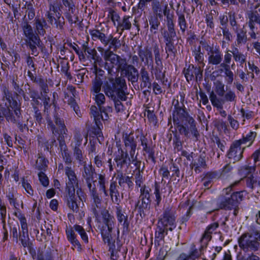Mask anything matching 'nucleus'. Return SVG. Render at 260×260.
<instances>
[{
  "label": "nucleus",
  "mask_w": 260,
  "mask_h": 260,
  "mask_svg": "<svg viewBox=\"0 0 260 260\" xmlns=\"http://www.w3.org/2000/svg\"><path fill=\"white\" fill-rule=\"evenodd\" d=\"M116 215L118 221L121 223L123 222V226L124 228L127 229L129 226V222L128 221V217L125 214L120 207H116Z\"/></svg>",
  "instance_id": "nucleus-33"
},
{
  "label": "nucleus",
  "mask_w": 260,
  "mask_h": 260,
  "mask_svg": "<svg viewBox=\"0 0 260 260\" xmlns=\"http://www.w3.org/2000/svg\"><path fill=\"white\" fill-rule=\"evenodd\" d=\"M122 140L124 144V152H129L131 158H133L135 155L137 147V138H135L133 134H125L123 135Z\"/></svg>",
  "instance_id": "nucleus-10"
},
{
  "label": "nucleus",
  "mask_w": 260,
  "mask_h": 260,
  "mask_svg": "<svg viewBox=\"0 0 260 260\" xmlns=\"http://www.w3.org/2000/svg\"><path fill=\"white\" fill-rule=\"evenodd\" d=\"M138 55L142 61L145 60V63L148 64L149 62L153 63V56L151 51L147 47L141 49V47L138 51Z\"/></svg>",
  "instance_id": "nucleus-23"
},
{
  "label": "nucleus",
  "mask_w": 260,
  "mask_h": 260,
  "mask_svg": "<svg viewBox=\"0 0 260 260\" xmlns=\"http://www.w3.org/2000/svg\"><path fill=\"white\" fill-rule=\"evenodd\" d=\"M162 35L164 39L165 44H167L168 43L175 41L174 38L176 36V32L164 31L162 33Z\"/></svg>",
  "instance_id": "nucleus-54"
},
{
  "label": "nucleus",
  "mask_w": 260,
  "mask_h": 260,
  "mask_svg": "<svg viewBox=\"0 0 260 260\" xmlns=\"http://www.w3.org/2000/svg\"><path fill=\"white\" fill-rule=\"evenodd\" d=\"M104 60L106 61L105 68L108 70V74L112 75L113 69L116 67V70L120 72L126 65V58H122L119 55L113 53V51L106 50L103 55Z\"/></svg>",
  "instance_id": "nucleus-3"
},
{
  "label": "nucleus",
  "mask_w": 260,
  "mask_h": 260,
  "mask_svg": "<svg viewBox=\"0 0 260 260\" xmlns=\"http://www.w3.org/2000/svg\"><path fill=\"white\" fill-rule=\"evenodd\" d=\"M83 136L79 133H76L74 135L73 138V142L71 144V147L72 148H82L81 147V144L83 141Z\"/></svg>",
  "instance_id": "nucleus-51"
},
{
  "label": "nucleus",
  "mask_w": 260,
  "mask_h": 260,
  "mask_svg": "<svg viewBox=\"0 0 260 260\" xmlns=\"http://www.w3.org/2000/svg\"><path fill=\"white\" fill-rule=\"evenodd\" d=\"M17 80H13L12 83V86L14 89L16 91V94L18 95V94H22L23 98V99L26 102H28L29 101V98L27 95L24 93V91L19 87V85L18 83L16 82Z\"/></svg>",
  "instance_id": "nucleus-53"
},
{
  "label": "nucleus",
  "mask_w": 260,
  "mask_h": 260,
  "mask_svg": "<svg viewBox=\"0 0 260 260\" xmlns=\"http://www.w3.org/2000/svg\"><path fill=\"white\" fill-rule=\"evenodd\" d=\"M203 71L201 66L195 67L194 65L190 64L187 69H184L183 73L188 82L194 79L198 81L202 80Z\"/></svg>",
  "instance_id": "nucleus-7"
},
{
  "label": "nucleus",
  "mask_w": 260,
  "mask_h": 260,
  "mask_svg": "<svg viewBox=\"0 0 260 260\" xmlns=\"http://www.w3.org/2000/svg\"><path fill=\"white\" fill-rule=\"evenodd\" d=\"M25 89L26 91L25 94L29 95V96H27L29 99H35L39 96L38 91L30 88L28 84L25 85Z\"/></svg>",
  "instance_id": "nucleus-63"
},
{
  "label": "nucleus",
  "mask_w": 260,
  "mask_h": 260,
  "mask_svg": "<svg viewBox=\"0 0 260 260\" xmlns=\"http://www.w3.org/2000/svg\"><path fill=\"white\" fill-rule=\"evenodd\" d=\"M89 34L93 40H99L105 46L108 45V36H106L104 33L98 29H92L89 30Z\"/></svg>",
  "instance_id": "nucleus-24"
},
{
  "label": "nucleus",
  "mask_w": 260,
  "mask_h": 260,
  "mask_svg": "<svg viewBox=\"0 0 260 260\" xmlns=\"http://www.w3.org/2000/svg\"><path fill=\"white\" fill-rule=\"evenodd\" d=\"M75 186H70L67 185L66 190L67 201H72V200L77 199L75 194Z\"/></svg>",
  "instance_id": "nucleus-61"
},
{
  "label": "nucleus",
  "mask_w": 260,
  "mask_h": 260,
  "mask_svg": "<svg viewBox=\"0 0 260 260\" xmlns=\"http://www.w3.org/2000/svg\"><path fill=\"white\" fill-rule=\"evenodd\" d=\"M140 80L143 83L144 87L151 88L152 87L151 80L150 79L148 72L145 67H142L140 70Z\"/></svg>",
  "instance_id": "nucleus-29"
},
{
  "label": "nucleus",
  "mask_w": 260,
  "mask_h": 260,
  "mask_svg": "<svg viewBox=\"0 0 260 260\" xmlns=\"http://www.w3.org/2000/svg\"><path fill=\"white\" fill-rule=\"evenodd\" d=\"M101 214L103 218V223L104 225L103 226H114V218L111 215L109 211L106 209H103L101 211Z\"/></svg>",
  "instance_id": "nucleus-27"
},
{
  "label": "nucleus",
  "mask_w": 260,
  "mask_h": 260,
  "mask_svg": "<svg viewBox=\"0 0 260 260\" xmlns=\"http://www.w3.org/2000/svg\"><path fill=\"white\" fill-rule=\"evenodd\" d=\"M21 231L19 232V237L20 241L22 239H29L28 234L27 225L26 220L24 217L21 216L20 218Z\"/></svg>",
  "instance_id": "nucleus-32"
},
{
  "label": "nucleus",
  "mask_w": 260,
  "mask_h": 260,
  "mask_svg": "<svg viewBox=\"0 0 260 260\" xmlns=\"http://www.w3.org/2000/svg\"><path fill=\"white\" fill-rule=\"evenodd\" d=\"M121 75H124L127 77L128 81L132 83L137 82L139 79V72L138 70L133 65L128 64L127 62L126 65L120 71Z\"/></svg>",
  "instance_id": "nucleus-13"
},
{
  "label": "nucleus",
  "mask_w": 260,
  "mask_h": 260,
  "mask_svg": "<svg viewBox=\"0 0 260 260\" xmlns=\"http://www.w3.org/2000/svg\"><path fill=\"white\" fill-rule=\"evenodd\" d=\"M176 45L175 42L165 44V50L167 54V58H168L170 54H173L174 56L177 53V49L176 48Z\"/></svg>",
  "instance_id": "nucleus-57"
},
{
  "label": "nucleus",
  "mask_w": 260,
  "mask_h": 260,
  "mask_svg": "<svg viewBox=\"0 0 260 260\" xmlns=\"http://www.w3.org/2000/svg\"><path fill=\"white\" fill-rule=\"evenodd\" d=\"M256 136V132H250L248 134H247L245 136H243V138L242 139L237 141H239L241 144L249 143V144L248 146H250L252 144Z\"/></svg>",
  "instance_id": "nucleus-45"
},
{
  "label": "nucleus",
  "mask_w": 260,
  "mask_h": 260,
  "mask_svg": "<svg viewBox=\"0 0 260 260\" xmlns=\"http://www.w3.org/2000/svg\"><path fill=\"white\" fill-rule=\"evenodd\" d=\"M74 228L75 230L80 234L82 239L86 243H87L88 242V236L83 227L79 225L76 224L74 226Z\"/></svg>",
  "instance_id": "nucleus-58"
},
{
  "label": "nucleus",
  "mask_w": 260,
  "mask_h": 260,
  "mask_svg": "<svg viewBox=\"0 0 260 260\" xmlns=\"http://www.w3.org/2000/svg\"><path fill=\"white\" fill-rule=\"evenodd\" d=\"M231 52L232 53L235 61L239 62L241 64L246 62V55L239 52L237 48H234Z\"/></svg>",
  "instance_id": "nucleus-41"
},
{
  "label": "nucleus",
  "mask_w": 260,
  "mask_h": 260,
  "mask_svg": "<svg viewBox=\"0 0 260 260\" xmlns=\"http://www.w3.org/2000/svg\"><path fill=\"white\" fill-rule=\"evenodd\" d=\"M151 189L148 186L144 185L141 187L140 189V198H144L148 200L150 199V192Z\"/></svg>",
  "instance_id": "nucleus-62"
},
{
  "label": "nucleus",
  "mask_w": 260,
  "mask_h": 260,
  "mask_svg": "<svg viewBox=\"0 0 260 260\" xmlns=\"http://www.w3.org/2000/svg\"><path fill=\"white\" fill-rule=\"evenodd\" d=\"M82 148H72L73 150V155L76 159L78 160L80 165L84 164L83 161Z\"/></svg>",
  "instance_id": "nucleus-59"
},
{
  "label": "nucleus",
  "mask_w": 260,
  "mask_h": 260,
  "mask_svg": "<svg viewBox=\"0 0 260 260\" xmlns=\"http://www.w3.org/2000/svg\"><path fill=\"white\" fill-rule=\"evenodd\" d=\"M218 223L217 222H214L209 225L206 229L204 233L203 234L201 240V250L206 247L208 242L210 241L212 238L211 234L218 227Z\"/></svg>",
  "instance_id": "nucleus-14"
},
{
  "label": "nucleus",
  "mask_w": 260,
  "mask_h": 260,
  "mask_svg": "<svg viewBox=\"0 0 260 260\" xmlns=\"http://www.w3.org/2000/svg\"><path fill=\"white\" fill-rule=\"evenodd\" d=\"M114 160L116 162L117 168L119 169L118 172H121L122 169L126 166L127 167L131 164V158L128 156L127 152H124L122 148L118 149V154L117 155Z\"/></svg>",
  "instance_id": "nucleus-11"
},
{
  "label": "nucleus",
  "mask_w": 260,
  "mask_h": 260,
  "mask_svg": "<svg viewBox=\"0 0 260 260\" xmlns=\"http://www.w3.org/2000/svg\"><path fill=\"white\" fill-rule=\"evenodd\" d=\"M83 164V172L82 177L86 180H93L94 174H95V169L92 167L91 164L86 165L85 162Z\"/></svg>",
  "instance_id": "nucleus-26"
},
{
  "label": "nucleus",
  "mask_w": 260,
  "mask_h": 260,
  "mask_svg": "<svg viewBox=\"0 0 260 260\" xmlns=\"http://www.w3.org/2000/svg\"><path fill=\"white\" fill-rule=\"evenodd\" d=\"M209 99L212 105L218 109H222L223 104H224L223 99H219L216 95L212 91L209 95Z\"/></svg>",
  "instance_id": "nucleus-44"
},
{
  "label": "nucleus",
  "mask_w": 260,
  "mask_h": 260,
  "mask_svg": "<svg viewBox=\"0 0 260 260\" xmlns=\"http://www.w3.org/2000/svg\"><path fill=\"white\" fill-rule=\"evenodd\" d=\"M108 45L110 44L109 48L108 50H110L111 49H113V51H116L120 48L121 43L120 40L118 38L113 37L112 35H110L108 36Z\"/></svg>",
  "instance_id": "nucleus-39"
},
{
  "label": "nucleus",
  "mask_w": 260,
  "mask_h": 260,
  "mask_svg": "<svg viewBox=\"0 0 260 260\" xmlns=\"http://www.w3.org/2000/svg\"><path fill=\"white\" fill-rule=\"evenodd\" d=\"M91 92L94 93H99L101 90V87L103 84V78H95L92 82ZM94 95V94H93Z\"/></svg>",
  "instance_id": "nucleus-46"
},
{
  "label": "nucleus",
  "mask_w": 260,
  "mask_h": 260,
  "mask_svg": "<svg viewBox=\"0 0 260 260\" xmlns=\"http://www.w3.org/2000/svg\"><path fill=\"white\" fill-rule=\"evenodd\" d=\"M239 244L243 249L255 251L259 248V243L250 232L243 234L239 239Z\"/></svg>",
  "instance_id": "nucleus-6"
},
{
  "label": "nucleus",
  "mask_w": 260,
  "mask_h": 260,
  "mask_svg": "<svg viewBox=\"0 0 260 260\" xmlns=\"http://www.w3.org/2000/svg\"><path fill=\"white\" fill-rule=\"evenodd\" d=\"M178 16V23L182 32H184L187 28V23L184 14L181 13L177 12Z\"/></svg>",
  "instance_id": "nucleus-55"
},
{
  "label": "nucleus",
  "mask_w": 260,
  "mask_h": 260,
  "mask_svg": "<svg viewBox=\"0 0 260 260\" xmlns=\"http://www.w3.org/2000/svg\"><path fill=\"white\" fill-rule=\"evenodd\" d=\"M169 230L157 224L156 229L154 238V244L155 245H160L164 243V237L168 234Z\"/></svg>",
  "instance_id": "nucleus-21"
},
{
  "label": "nucleus",
  "mask_w": 260,
  "mask_h": 260,
  "mask_svg": "<svg viewBox=\"0 0 260 260\" xmlns=\"http://www.w3.org/2000/svg\"><path fill=\"white\" fill-rule=\"evenodd\" d=\"M159 16L157 15L151 16L149 18V23L150 25V30L153 34L157 32L160 22Z\"/></svg>",
  "instance_id": "nucleus-31"
},
{
  "label": "nucleus",
  "mask_w": 260,
  "mask_h": 260,
  "mask_svg": "<svg viewBox=\"0 0 260 260\" xmlns=\"http://www.w3.org/2000/svg\"><path fill=\"white\" fill-rule=\"evenodd\" d=\"M114 226H111V228L107 226H103L101 231V234L104 242L107 243L108 245H110L112 243V238L111 233Z\"/></svg>",
  "instance_id": "nucleus-34"
},
{
  "label": "nucleus",
  "mask_w": 260,
  "mask_h": 260,
  "mask_svg": "<svg viewBox=\"0 0 260 260\" xmlns=\"http://www.w3.org/2000/svg\"><path fill=\"white\" fill-rule=\"evenodd\" d=\"M102 89L105 94L113 101L116 112L123 111L124 106L121 101L127 100L125 93L127 85L125 79L121 76L115 78L109 77L104 82Z\"/></svg>",
  "instance_id": "nucleus-1"
},
{
  "label": "nucleus",
  "mask_w": 260,
  "mask_h": 260,
  "mask_svg": "<svg viewBox=\"0 0 260 260\" xmlns=\"http://www.w3.org/2000/svg\"><path fill=\"white\" fill-rule=\"evenodd\" d=\"M255 170V165L249 166L246 165L242 167L239 170V174L240 175L243 176L244 177H246L249 174L254 172Z\"/></svg>",
  "instance_id": "nucleus-52"
},
{
  "label": "nucleus",
  "mask_w": 260,
  "mask_h": 260,
  "mask_svg": "<svg viewBox=\"0 0 260 260\" xmlns=\"http://www.w3.org/2000/svg\"><path fill=\"white\" fill-rule=\"evenodd\" d=\"M65 174L68 176L69 182L67 185L70 186H75L77 188V193L80 197V192H82L81 189L79 188L78 181L74 171L71 167L67 166L65 168Z\"/></svg>",
  "instance_id": "nucleus-15"
},
{
  "label": "nucleus",
  "mask_w": 260,
  "mask_h": 260,
  "mask_svg": "<svg viewBox=\"0 0 260 260\" xmlns=\"http://www.w3.org/2000/svg\"><path fill=\"white\" fill-rule=\"evenodd\" d=\"M244 191L234 192L231 194L220 195L217 201L218 209L231 210L237 207L238 204L243 200Z\"/></svg>",
  "instance_id": "nucleus-2"
},
{
  "label": "nucleus",
  "mask_w": 260,
  "mask_h": 260,
  "mask_svg": "<svg viewBox=\"0 0 260 260\" xmlns=\"http://www.w3.org/2000/svg\"><path fill=\"white\" fill-rule=\"evenodd\" d=\"M2 110L3 112L4 117H5L8 121L14 123L17 122V119L14 116L13 110H11L9 107H2Z\"/></svg>",
  "instance_id": "nucleus-38"
},
{
  "label": "nucleus",
  "mask_w": 260,
  "mask_h": 260,
  "mask_svg": "<svg viewBox=\"0 0 260 260\" xmlns=\"http://www.w3.org/2000/svg\"><path fill=\"white\" fill-rule=\"evenodd\" d=\"M205 157L206 155L205 153H203L200 155L198 158V162L192 164L193 166L192 168L194 167V171L196 173H200L201 172V168H205L206 167Z\"/></svg>",
  "instance_id": "nucleus-40"
},
{
  "label": "nucleus",
  "mask_w": 260,
  "mask_h": 260,
  "mask_svg": "<svg viewBox=\"0 0 260 260\" xmlns=\"http://www.w3.org/2000/svg\"><path fill=\"white\" fill-rule=\"evenodd\" d=\"M39 35L36 33L34 35L26 39L25 40V43L31 42V44L37 45L39 48L42 49L43 44Z\"/></svg>",
  "instance_id": "nucleus-48"
},
{
  "label": "nucleus",
  "mask_w": 260,
  "mask_h": 260,
  "mask_svg": "<svg viewBox=\"0 0 260 260\" xmlns=\"http://www.w3.org/2000/svg\"><path fill=\"white\" fill-rule=\"evenodd\" d=\"M21 243L24 248L27 247L30 255L34 257L36 255V250L34 247L32 243L29 241V238L27 239H22Z\"/></svg>",
  "instance_id": "nucleus-50"
},
{
  "label": "nucleus",
  "mask_w": 260,
  "mask_h": 260,
  "mask_svg": "<svg viewBox=\"0 0 260 260\" xmlns=\"http://www.w3.org/2000/svg\"><path fill=\"white\" fill-rule=\"evenodd\" d=\"M54 120L56 125L57 126L56 129L60 130L67 128L64 124V120L62 117L61 112H55L54 113Z\"/></svg>",
  "instance_id": "nucleus-43"
},
{
  "label": "nucleus",
  "mask_w": 260,
  "mask_h": 260,
  "mask_svg": "<svg viewBox=\"0 0 260 260\" xmlns=\"http://www.w3.org/2000/svg\"><path fill=\"white\" fill-rule=\"evenodd\" d=\"M215 84L216 94L220 97L223 96L225 93L224 85L219 81H217Z\"/></svg>",
  "instance_id": "nucleus-60"
},
{
  "label": "nucleus",
  "mask_w": 260,
  "mask_h": 260,
  "mask_svg": "<svg viewBox=\"0 0 260 260\" xmlns=\"http://www.w3.org/2000/svg\"><path fill=\"white\" fill-rule=\"evenodd\" d=\"M155 67L152 65L151 70H153V73L155 75L156 79L160 80L163 84L167 85H169L168 83V80L166 79L165 71L163 70L162 63L159 64H155Z\"/></svg>",
  "instance_id": "nucleus-18"
},
{
  "label": "nucleus",
  "mask_w": 260,
  "mask_h": 260,
  "mask_svg": "<svg viewBox=\"0 0 260 260\" xmlns=\"http://www.w3.org/2000/svg\"><path fill=\"white\" fill-rule=\"evenodd\" d=\"M246 187L251 192L259 193L260 192V178L251 175L245 178Z\"/></svg>",
  "instance_id": "nucleus-16"
},
{
  "label": "nucleus",
  "mask_w": 260,
  "mask_h": 260,
  "mask_svg": "<svg viewBox=\"0 0 260 260\" xmlns=\"http://www.w3.org/2000/svg\"><path fill=\"white\" fill-rule=\"evenodd\" d=\"M234 31L237 34V45L245 44L247 41L246 31L243 29L239 30L238 28H236Z\"/></svg>",
  "instance_id": "nucleus-42"
},
{
  "label": "nucleus",
  "mask_w": 260,
  "mask_h": 260,
  "mask_svg": "<svg viewBox=\"0 0 260 260\" xmlns=\"http://www.w3.org/2000/svg\"><path fill=\"white\" fill-rule=\"evenodd\" d=\"M47 81L42 78H39L37 79L36 83V84H38L39 86L40 87L41 90L44 92V93H48L49 91L48 86L47 84Z\"/></svg>",
  "instance_id": "nucleus-64"
},
{
  "label": "nucleus",
  "mask_w": 260,
  "mask_h": 260,
  "mask_svg": "<svg viewBox=\"0 0 260 260\" xmlns=\"http://www.w3.org/2000/svg\"><path fill=\"white\" fill-rule=\"evenodd\" d=\"M158 224L172 231L176 227L174 211L169 208H166L160 216Z\"/></svg>",
  "instance_id": "nucleus-5"
},
{
  "label": "nucleus",
  "mask_w": 260,
  "mask_h": 260,
  "mask_svg": "<svg viewBox=\"0 0 260 260\" xmlns=\"http://www.w3.org/2000/svg\"><path fill=\"white\" fill-rule=\"evenodd\" d=\"M179 133L187 138L198 139L199 133L197 127V122L193 118L185 121L175 126Z\"/></svg>",
  "instance_id": "nucleus-4"
},
{
  "label": "nucleus",
  "mask_w": 260,
  "mask_h": 260,
  "mask_svg": "<svg viewBox=\"0 0 260 260\" xmlns=\"http://www.w3.org/2000/svg\"><path fill=\"white\" fill-rule=\"evenodd\" d=\"M239 141H235L231 144L227 153V157L233 162L239 161L243 157L245 148H242Z\"/></svg>",
  "instance_id": "nucleus-8"
},
{
  "label": "nucleus",
  "mask_w": 260,
  "mask_h": 260,
  "mask_svg": "<svg viewBox=\"0 0 260 260\" xmlns=\"http://www.w3.org/2000/svg\"><path fill=\"white\" fill-rule=\"evenodd\" d=\"M151 2L153 13L158 16L160 19H162L164 9L166 8V6H168V3L167 2L164 3L162 2H160L159 0H152Z\"/></svg>",
  "instance_id": "nucleus-19"
},
{
  "label": "nucleus",
  "mask_w": 260,
  "mask_h": 260,
  "mask_svg": "<svg viewBox=\"0 0 260 260\" xmlns=\"http://www.w3.org/2000/svg\"><path fill=\"white\" fill-rule=\"evenodd\" d=\"M66 232L68 240L71 243L74 247H77V250L80 251L81 250V245L79 241L76 239L73 229L67 228Z\"/></svg>",
  "instance_id": "nucleus-25"
},
{
  "label": "nucleus",
  "mask_w": 260,
  "mask_h": 260,
  "mask_svg": "<svg viewBox=\"0 0 260 260\" xmlns=\"http://www.w3.org/2000/svg\"><path fill=\"white\" fill-rule=\"evenodd\" d=\"M63 4L66 8V12L64 14L68 21L71 23H76L79 20L77 15L78 10L72 0H63Z\"/></svg>",
  "instance_id": "nucleus-9"
},
{
  "label": "nucleus",
  "mask_w": 260,
  "mask_h": 260,
  "mask_svg": "<svg viewBox=\"0 0 260 260\" xmlns=\"http://www.w3.org/2000/svg\"><path fill=\"white\" fill-rule=\"evenodd\" d=\"M151 202V200H148L144 198L139 197V200L136 205V208H138V212L141 216H142V214L144 215L145 212H148L150 208Z\"/></svg>",
  "instance_id": "nucleus-20"
},
{
  "label": "nucleus",
  "mask_w": 260,
  "mask_h": 260,
  "mask_svg": "<svg viewBox=\"0 0 260 260\" xmlns=\"http://www.w3.org/2000/svg\"><path fill=\"white\" fill-rule=\"evenodd\" d=\"M137 155L134 156L133 158H131V162L136 167L135 170L134 172H139L144 171L145 165L144 162H142L141 161L138 160L137 158Z\"/></svg>",
  "instance_id": "nucleus-56"
},
{
  "label": "nucleus",
  "mask_w": 260,
  "mask_h": 260,
  "mask_svg": "<svg viewBox=\"0 0 260 260\" xmlns=\"http://www.w3.org/2000/svg\"><path fill=\"white\" fill-rule=\"evenodd\" d=\"M22 9H25L24 18L26 17V14L29 20H32L35 17V11L33 4L31 2H26Z\"/></svg>",
  "instance_id": "nucleus-37"
},
{
  "label": "nucleus",
  "mask_w": 260,
  "mask_h": 260,
  "mask_svg": "<svg viewBox=\"0 0 260 260\" xmlns=\"http://www.w3.org/2000/svg\"><path fill=\"white\" fill-rule=\"evenodd\" d=\"M3 100H6L7 101L8 103H6V106L7 107H9L11 108H16L18 106L17 102L14 99L13 97L12 96V93L9 92L8 90H4V96H3Z\"/></svg>",
  "instance_id": "nucleus-35"
},
{
  "label": "nucleus",
  "mask_w": 260,
  "mask_h": 260,
  "mask_svg": "<svg viewBox=\"0 0 260 260\" xmlns=\"http://www.w3.org/2000/svg\"><path fill=\"white\" fill-rule=\"evenodd\" d=\"M208 61L209 64L218 65L221 63L222 60V54L220 50L217 48L210 52H208Z\"/></svg>",
  "instance_id": "nucleus-17"
},
{
  "label": "nucleus",
  "mask_w": 260,
  "mask_h": 260,
  "mask_svg": "<svg viewBox=\"0 0 260 260\" xmlns=\"http://www.w3.org/2000/svg\"><path fill=\"white\" fill-rule=\"evenodd\" d=\"M132 18V17L129 16H124L122 20L118 23L117 28L118 30H121L120 34H121L124 30H129L131 29L132 22L130 19Z\"/></svg>",
  "instance_id": "nucleus-28"
},
{
  "label": "nucleus",
  "mask_w": 260,
  "mask_h": 260,
  "mask_svg": "<svg viewBox=\"0 0 260 260\" xmlns=\"http://www.w3.org/2000/svg\"><path fill=\"white\" fill-rule=\"evenodd\" d=\"M35 25L36 33L41 36H44L45 34V29L48 27L46 20L43 18H36Z\"/></svg>",
  "instance_id": "nucleus-22"
},
{
  "label": "nucleus",
  "mask_w": 260,
  "mask_h": 260,
  "mask_svg": "<svg viewBox=\"0 0 260 260\" xmlns=\"http://www.w3.org/2000/svg\"><path fill=\"white\" fill-rule=\"evenodd\" d=\"M48 160L43 156H39L36 161V169L41 172L45 171L47 168V162Z\"/></svg>",
  "instance_id": "nucleus-49"
},
{
  "label": "nucleus",
  "mask_w": 260,
  "mask_h": 260,
  "mask_svg": "<svg viewBox=\"0 0 260 260\" xmlns=\"http://www.w3.org/2000/svg\"><path fill=\"white\" fill-rule=\"evenodd\" d=\"M116 178L118 179V184L120 186H123L124 183L127 185L128 188H131L134 185L133 182L132 180V177H130L128 176H126L121 172L118 173Z\"/></svg>",
  "instance_id": "nucleus-30"
},
{
  "label": "nucleus",
  "mask_w": 260,
  "mask_h": 260,
  "mask_svg": "<svg viewBox=\"0 0 260 260\" xmlns=\"http://www.w3.org/2000/svg\"><path fill=\"white\" fill-rule=\"evenodd\" d=\"M193 56L194 57L196 61L199 65L204 67L205 65L204 60V53L201 51V46H198L192 51Z\"/></svg>",
  "instance_id": "nucleus-36"
},
{
  "label": "nucleus",
  "mask_w": 260,
  "mask_h": 260,
  "mask_svg": "<svg viewBox=\"0 0 260 260\" xmlns=\"http://www.w3.org/2000/svg\"><path fill=\"white\" fill-rule=\"evenodd\" d=\"M172 116L174 126L192 118V117L189 114L185 107H183L179 110H174Z\"/></svg>",
  "instance_id": "nucleus-12"
},
{
  "label": "nucleus",
  "mask_w": 260,
  "mask_h": 260,
  "mask_svg": "<svg viewBox=\"0 0 260 260\" xmlns=\"http://www.w3.org/2000/svg\"><path fill=\"white\" fill-rule=\"evenodd\" d=\"M91 195L92 196V199L94 202V204L95 205V206H94L93 208H92V212L94 215L96 216H98V211L96 210V208H100L102 200L100 198L96 191L94 192V193L91 194Z\"/></svg>",
  "instance_id": "nucleus-47"
}]
</instances>
